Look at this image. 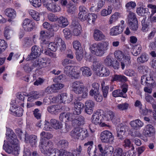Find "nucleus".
Returning a JSON list of instances; mask_svg holds the SVG:
<instances>
[{
    "mask_svg": "<svg viewBox=\"0 0 156 156\" xmlns=\"http://www.w3.org/2000/svg\"><path fill=\"white\" fill-rule=\"evenodd\" d=\"M72 90L77 94L82 93V97L83 98L86 97L88 94L87 88L83 85L82 82L80 81H76L72 83Z\"/></svg>",
    "mask_w": 156,
    "mask_h": 156,
    "instance_id": "1",
    "label": "nucleus"
},
{
    "mask_svg": "<svg viewBox=\"0 0 156 156\" xmlns=\"http://www.w3.org/2000/svg\"><path fill=\"white\" fill-rule=\"evenodd\" d=\"M108 42L106 41L98 44H94L90 48V49L96 55L101 56L104 54V51L107 49Z\"/></svg>",
    "mask_w": 156,
    "mask_h": 156,
    "instance_id": "2",
    "label": "nucleus"
},
{
    "mask_svg": "<svg viewBox=\"0 0 156 156\" xmlns=\"http://www.w3.org/2000/svg\"><path fill=\"white\" fill-rule=\"evenodd\" d=\"M39 146L41 152L44 154L55 149L52 141L46 140L44 138L41 139Z\"/></svg>",
    "mask_w": 156,
    "mask_h": 156,
    "instance_id": "3",
    "label": "nucleus"
},
{
    "mask_svg": "<svg viewBox=\"0 0 156 156\" xmlns=\"http://www.w3.org/2000/svg\"><path fill=\"white\" fill-rule=\"evenodd\" d=\"M104 116L103 114H102L101 112H99L97 111L94 113L91 119L93 124H91L89 125V128L91 131L92 132L94 131V130L91 129L94 124L95 125H100L102 123L101 126H105V124L102 122L104 120Z\"/></svg>",
    "mask_w": 156,
    "mask_h": 156,
    "instance_id": "4",
    "label": "nucleus"
},
{
    "mask_svg": "<svg viewBox=\"0 0 156 156\" xmlns=\"http://www.w3.org/2000/svg\"><path fill=\"white\" fill-rule=\"evenodd\" d=\"M44 5L49 11L56 12L60 11V7L53 2L52 0H42Z\"/></svg>",
    "mask_w": 156,
    "mask_h": 156,
    "instance_id": "5",
    "label": "nucleus"
},
{
    "mask_svg": "<svg viewBox=\"0 0 156 156\" xmlns=\"http://www.w3.org/2000/svg\"><path fill=\"white\" fill-rule=\"evenodd\" d=\"M101 141L104 143L112 144L114 141V136L112 133L108 130L102 132L100 134Z\"/></svg>",
    "mask_w": 156,
    "mask_h": 156,
    "instance_id": "6",
    "label": "nucleus"
},
{
    "mask_svg": "<svg viewBox=\"0 0 156 156\" xmlns=\"http://www.w3.org/2000/svg\"><path fill=\"white\" fill-rule=\"evenodd\" d=\"M58 101L61 103H64V104L69 103L72 101L73 98L72 94L67 95L66 93H63L58 95L56 97Z\"/></svg>",
    "mask_w": 156,
    "mask_h": 156,
    "instance_id": "7",
    "label": "nucleus"
},
{
    "mask_svg": "<svg viewBox=\"0 0 156 156\" xmlns=\"http://www.w3.org/2000/svg\"><path fill=\"white\" fill-rule=\"evenodd\" d=\"M22 26L24 30L26 31H30L35 27V23L30 20L25 19L22 23Z\"/></svg>",
    "mask_w": 156,
    "mask_h": 156,
    "instance_id": "8",
    "label": "nucleus"
},
{
    "mask_svg": "<svg viewBox=\"0 0 156 156\" xmlns=\"http://www.w3.org/2000/svg\"><path fill=\"white\" fill-rule=\"evenodd\" d=\"M41 50L36 45L33 46L31 48V52L28 55V58H36L39 57L41 54Z\"/></svg>",
    "mask_w": 156,
    "mask_h": 156,
    "instance_id": "9",
    "label": "nucleus"
},
{
    "mask_svg": "<svg viewBox=\"0 0 156 156\" xmlns=\"http://www.w3.org/2000/svg\"><path fill=\"white\" fill-rule=\"evenodd\" d=\"M154 127L151 125H147L143 130V134L146 137H151L155 134Z\"/></svg>",
    "mask_w": 156,
    "mask_h": 156,
    "instance_id": "10",
    "label": "nucleus"
},
{
    "mask_svg": "<svg viewBox=\"0 0 156 156\" xmlns=\"http://www.w3.org/2000/svg\"><path fill=\"white\" fill-rule=\"evenodd\" d=\"M104 62L107 66L113 67L115 69L119 68V62L116 59H105Z\"/></svg>",
    "mask_w": 156,
    "mask_h": 156,
    "instance_id": "11",
    "label": "nucleus"
},
{
    "mask_svg": "<svg viewBox=\"0 0 156 156\" xmlns=\"http://www.w3.org/2000/svg\"><path fill=\"white\" fill-rule=\"evenodd\" d=\"M71 27L73 29L74 35L78 36L81 33V28L79 23L76 20H73L71 24Z\"/></svg>",
    "mask_w": 156,
    "mask_h": 156,
    "instance_id": "12",
    "label": "nucleus"
},
{
    "mask_svg": "<svg viewBox=\"0 0 156 156\" xmlns=\"http://www.w3.org/2000/svg\"><path fill=\"white\" fill-rule=\"evenodd\" d=\"M95 105V103L92 100H88L85 103V111L87 114L90 115L93 112V108Z\"/></svg>",
    "mask_w": 156,
    "mask_h": 156,
    "instance_id": "13",
    "label": "nucleus"
},
{
    "mask_svg": "<svg viewBox=\"0 0 156 156\" xmlns=\"http://www.w3.org/2000/svg\"><path fill=\"white\" fill-rule=\"evenodd\" d=\"M93 142L92 141H88L87 143H85L84 145L85 146H89L87 149V153L88 154L90 155V154L93 156L96 155L97 149L95 146H93Z\"/></svg>",
    "mask_w": 156,
    "mask_h": 156,
    "instance_id": "14",
    "label": "nucleus"
},
{
    "mask_svg": "<svg viewBox=\"0 0 156 156\" xmlns=\"http://www.w3.org/2000/svg\"><path fill=\"white\" fill-rule=\"evenodd\" d=\"M131 151L129 150L128 151L123 152V150L120 147H117L114 150L113 153V156H133V155H131L129 154L130 153Z\"/></svg>",
    "mask_w": 156,
    "mask_h": 156,
    "instance_id": "15",
    "label": "nucleus"
},
{
    "mask_svg": "<svg viewBox=\"0 0 156 156\" xmlns=\"http://www.w3.org/2000/svg\"><path fill=\"white\" fill-rule=\"evenodd\" d=\"M25 140L29 141L30 144L32 147L35 146L37 141V138L36 136L34 135L29 136L26 133H25Z\"/></svg>",
    "mask_w": 156,
    "mask_h": 156,
    "instance_id": "16",
    "label": "nucleus"
},
{
    "mask_svg": "<svg viewBox=\"0 0 156 156\" xmlns=\"http://www.w3.org/2000/svg\"><path fill=\"white\" fill-rule=\"evenodd\" d=\"M85 118L83 116L80 115L72 120V125L75 126H79L84 124Z\"/></svg>",
    "mask_w": 156,
    "mask_h": 156,
    "instance_id": "17",
    "label": "nucleus"
},
{
    "mask_svg": "<svg viewBox=\"0 0 156 156\" xmlns=\"http://www.w3.org/2000/svg\"><path fill=\"white\" fill-rule=\"evenodd\" d=\"M114 54L116 58H130L129 52L127 51L123 53L121 51L118 50L115 51Z\"/></svg>",
    "mask_w": 156,
    "mask_h": 156,
    "instance_id": "18",
    "label": "nucleus"
},
{
    "mask_svg": "<svg viewBox=\"0 0 156 156\" xmlns=\"http://www.w3.org/2000/svg\"><path fill=\"white\" fill-rule=\"evenodd\" d=\"M93 36L94 39L96 41H101L105 38V36L102 32L97 29L94 30Z\"/></svg>",
    "mask_w": 156,
    "mask_h": 156,
    "instance_id": "19",
    "label": "nucleus"
},
{
    "mask_svg": "<svg viewBox=\"0 0 156 156\" xmlns=\"http://www.w3.org/2000/svg\"><path fill=\"white\" fill-rule=\"evenodd\" d=\"M32 59V62L33 63V66L36 67L38 66L41 68L46 67L47 65V62L44 59Z\"/></svg>",
    "mask_w": 156,
    "mask_h": 156,
    "instance_id": "20",
    "label": "nucleus"
},
{
    "mask_svg": "<svg viewBox=\"0 0 156 156\" xmlns=\"http://www.w3.org/2000/svg\"><path fill=\"white\" fill-rule=\"evenodd\" d=\"M147 7L152 9L151 11L152 12L148 17V21L151 23L156 22V17L153 16V13L156 12V6L152 4H149Z\"/></svg>",
    "mask_w": 156,
    "mask_h": 156,
    "instance_id": "21",
    "label": "nucleus"
},
{
    "mask_svg": "<svg viewBox=\"0 0 156 156\" xmlns=\"http://www.w3.org/2000/svg\"><path fill=\"white\" fill-rule=\"evenodd\" d=\"M123 28L124 27L123 26L121 27L116 26L113 27L110 30V35L112 36H115L121 34L123 30Z\"/></svg>",
    "mask_w": 156,
    "mask_h": 156,
    "instance_id": "22",
    "label": "nucleus"
},
{
    "mask_svg": "<svg viewBox=\"0 0 156 156\" xmlns=\"http://www.w3.org/2000/svg\"><path fill=\"white\" fill-rule=\"evenodd\" d=\"M58 26L61 27H65L67 26L69 22L67 19L63 16H61L58 18L57 20Z\"/></svg>",
    "mask_w": 156,
    "mask_h": 156,
    "instance_id": "23",
    "label": "nucleus"
},
{
    "mask_svg": "<svg viewBox=\"0 0 156 156\" xmlns=\"http://www.w3.org/2000/svg\"><path fill=\"white\" fill-rule=\"evenodd\" d=\"M105 116L107 118L108 120H111L114 123L117 122V118L115 113L112 111L109 110L107 111Z\"/></svg>",
    "mask_w": 156,
    "mask_h": 156,
    "instance_id": "24",
    "label": "nucleus"
},
{
    "mask_svg": "<svg viewBox=\"0 0 156 156\" xmlns=\"http://www.w3.org/2000/svg\"><path fill=\"white\" fill-rule=\"evenodd\" d=\"M130 124L133 128L137 129L142 127L144 124L140 120L137 119L131 121Z\"/></svg>",
    "mask_w": 156,
    "mask_h": 156,
    "instance_id": "25",
    "label": "nucleus"
},
{
    "mask_svg": "<svg viewBox=\"0 0 156 156\" xmlns=\"http://www.w3.org/2000/svg\"><path fill=\"white\" fill-rule=\"evenodd\" d=\"M45 45L48 48L53 51H55L58 47L57 42V38L56 39V43L51 42L47 41L44 42Z\"/></svg>",
    "mask_w": 156,
    "mask_h": 156,
    "instance_id": "26",
    "label": "nucleus"
},
{
    "mask_svg": "<svg viewBox=\"0 0 156 156\" xmlns=\"http://www.w3.org/2000/svg\"><path fill=\"white\" fill-rule=\"evenodd\" d=\"M112 80V81H119L122 82H125L128 80L127 78L124 76L117 74L114 75Z\"/></svg>",
    "mask_w": 156,
    "mask_h": 156,
    "instance_id": "27",
    "label": "nucleus"
},
{
    "mask_svg": "<svg viewBox=\"0 0 156 156\" xmlns=\"http://www.w3.org/2000/svg\"><path fill=\"white\" fill-rule=\"evenodd\" d=\"M58 105H54L48 106L47 108L48 111L52 114H56L59 111Z\"/></svg>",
    "mask_w": 156,
    "mask_h": 156,
    "instance_id": "28",
    "label": "nucleus"
},
{
    "mask_svg": "<svg viewBox=\"0 0 156 156\" xmlns=\"http://www.w3.org/2000/svg\"><path fill=\"white\" fill-rule=\"evenodd\" d=\"M80 128L76 127L71 131L70 135L74 138L78 139L80 137Z\"/></svg>",
    "mask_w": 156,
    "mask_h": 156,
    "instance_id": "29",
    "label": "nucleus"
},
{
    "mask_svg": "<svg viewBox=\"0 0 156 156\" xmlns=\"http://www.w3.org/2000/svg\"><path fill=\"white\" fill-rule=\"evenodd\" d=\"M114 151V148L112 146L108 145L105 146L104 149V155H100L99 156H107L108 154L111 155L113 153Z\"/></svg>",
    "mask_w": 156,
    "mask_h": 156,
    "instance_id": "30",
    "label": "nucleus"
},
{
    "mask_svg": "<svg viewBox=\"0 0 156 156\" xmlns=\"http://www.w3.org/2000/svg\"><path fill=\"white\" fill-rule=\"evenodd\" d=\"M50 123L52 127L56 129H59L61 128V123L55 119H51L50 120Z\"/></svg>",
    "mask_w": 156,
    "mask_h": 156,
    "instance_id": "31",
    "label": "nucleus"
},
{
    "mask_svg": "<svg viewBox=\"0 0 156 156\" xmlns=\"http://www.w3.org/2000/svg\"><path fill=\"white\" fill-rule=\"evenodd\" d=\"M148 11V9L140 7L137 9L136 12L139 16H146L147 14Z\"/></svg>",
    "mask_w": 156,
    "mask_h": 156,
    "instance_id": "32",
    "label": "nucleus"
},
{
    "mask_svg": "<svg viewBox=\"0 0 156 156\" xmlns=\"http://www.w3.org/2000/svg\"><path fill=\"white\" fill-rule=\"evenodd\" d=\"M80 70L79 67H73L71 77H73L75 79L78 78L80 76Z\"/></svg>",
    "mask_w": 156,
    "mask_h": 156,
    "instance_id": "33",
    "label": "nucleus"
},
{
    "mask_svg": "<svg viewBox=\"0 0 156 156\" xmlns=\"http://www.w3.org/2000/svg\"><path fill=\"white\" fill-rule=\"evenodd\" d=\"M5 13L6 15L11 18H14L16 16V12L14 10L11 8H8L5 10Z\"/></svg>",
    "mask_w": 156,
    "mask_h": 156,
    "instance_id": "34",
    "label": "nucleus"
},
{
    "mask_svg": "<svg viewBox=\"0 0 156 156\" xmlns=\"http://www.w3.org/2000/svg\"><path fill=\"white\" fill-rule=\"evenodd\" d=\"M112 96L114 97H122L126 98L127 95L126 94H123L121 91V90L117 89L114 90L112 93Z\"/></svg>",
    "mask_w": 156,
    "mask_h": 156,
    "instance_id": "35",
    "label": "nucleus"
},
{
    "mask_svg": "<svg viewBox=\"0 0 156 156\" xmlns=\"http://www.w3.org/2000/svg\"><path fill=\"white\" fill-rule=\"evenodd\" d=\"M103 66L101 62L99 61H94L93 63L92 69L94 71L98 72L101 69V67H103Z\"/></svg>",
    "mask_w": 156,
    "mask_h": 156,
    "instance_id": "36",
    "label": "nucleus"
},
{
    "mask_svg": "<svg viewBox=\"0 0 156 156\" xmlns=\"http://www.w3.org/2000/svg\"><path fill=\"white\" fill-rule=\"evenodd\" d=\"M98 72L99 73V76H107L110 74L109 70L104 66L101 67V69L99 70Z\"/></svg>",
    "mask_w": 156,
    "mask_h": 156,
    "instance_id": "37",
    "label": "nucleus"
},
{
    "mask_svg": "<svg viewBox=\"0 0 156 156\" xmlns=\"http://www.w3.org/2000/svg\"><path fill=\"white\" fill-rule=\"evenodd\" d=\"M13 147V146H10L6 141L4 140L3 148L6 152L9 154H11L12 152Z\"/></svg>",
    "mask_w": 156,
    "mask_h": 156,
    "instance_id": "38",
    "label": "nucleus"
},
{
    "mask_svg": "<svg viewBox=\"0 0 156 156\" xmlns=\"http://www.w3.org/2000/svg\"><path fill=\"white\" fill-rule=\"evenodd\" d=\"M146 17L144 18L141 21L142 27V30L143 31H145L147 30L150 25V21L146 20Z\"/></svg>",
    "mask_w": 156,
    "mask_h": 156,
    "instance_id": "39",
    "label": "nucleus"
},
{
    "mask_svg": "<svg viewBox=\"0 0 156 156\" xmlns=\"http://www.w3.org/2000/svg\"><path fill=\"white\" fill-rule=\"evenodd\" d=\"M57 42L58 45V47L61 46L60 48V50L62 51L64 50L66 48V45L65 44L64 42L61 38L57 37Z\"/></svg>",
    "mask_w": 156,
    "mask_h": 156,
    "instance_id": "40",
    "label": "nucleus"
},
{
    "mask_svg": "<svg viewBox=\"0 0 156 156\" xmlns=\"http://www.w3.org/2000/svg\"><path fill=\"white\" fill-rule=\"evenodd\" d=\"M97 16L94 13H89L88 15L87 21L90 24H94V21L97 18Z\"/></svg>",
    "mask_w": 156,
    "mask_h": 156,
    "instance_id": "41",
    "label": "nucleus"
},
{
    "mask_svg": "<svg viewBox=\"0 0 156 156\" xmlns=\"http://www.w3.org/2000/svg\"><path fill=\"white\" fill-rule=\"evenodd\" d=\"M68 145V141L65 140H62L59 141L57 145L59 148H62V149H65L67 147Z\"/></svg>",
    "mask_w": 156,
    "mask_h": 156,
    "instance_id": "42",
    "label": "nucleus"
},
{
    "mask_svg": "<svg viewBox=\"0 0 156 156\" xmlns=\"http://www.w3.org/2000/svg\"><path fill=\"white\" fill-rule=\"evenodd\" d=\"M129 26L130 29L133 31H135L137 30L138 28V22L137 21H134L128 22Z\"/></svg>",
    "mask_w": 156,
    "mask_h": 156,
    "instance_id": "43",
    "label": "nucleus"
},
{
    "mask_svg": "<svg viewBox=\"0 0 156 156\" xmlns=\"http://www.w3.org/2000/svg\"><path fill=\"white\" fill-rule=\"evenodd\" d=\"M125 144L123 145L124 147L126 149H129L131 148L132 150L134 149V147L133 144L131 143V142L129 139H126L124 141Z\"/></svg>",
    "mask_w": 156,
    "mask_h": 156,
    "instance_id": "44",
    "label": "nucleus"
},
{
    "mask_svg": "<svg viewBox=\"0 0 156 156\" xmlns=\"http://www.w3.org/2000/svg\"><path fill=\"white\" fill-rule=\"evenodd\" d=\"M73 66L70 65L67 66L64 68V73L68 76L69 77L71 76L72 70L73 68Z\"/></svg>",
    "mask_w": 156,
    "mask_h": 156,
    "instance_id": "45",
    "label": "nucleus"
},
{
    "mask_svg": "<svg viewBox=\"0 0 156 156\" xmlns=\"http://www.w3.org/2000/svg\"><path fill=\"white\" fill-rule=\"evenodd\" d=\"M83 75L89 76L91 75V73L89 68L87 67H82L80 69Z\"/></svg>",
    "mask_w": 156,
    "mask_h": 156,
    "instance_id": "46",
    "label": "nucleus"
},
{
    "mask_svg": "<svg viewBox=\"0 0 156 156\" xmlns=\"http://www.w3.org/2000/svg\"><path fill=\"white\" fill-rule=\"evenodd\" d=\"M65 38L67 39H69L72 37V35L71 33L70 30L68 28H65L62 31Z\"/></svg>",
    "mask_w": 156,
    "mask_h": 156,
    "instance_id": "47",
    "label": "nucleus"
},
{
    "mask_svg": "<svg viewBox=\"0 0 156 156\" xmlns=\"http://www.w3.org/2000/svg\"><path fill=\"white\" fill-rule=\"evenodd\" d=\"M7 47V44L5 41L0 39V53L4 51Z\"/></svg>",
    "mask_w": 156,
    "mask_h": 156,
    "instance_id": "48",
    "label": "nucleus"
},
{
    "mask_svg": "<svg viewBox=\"0 0 156 156\" xmlns=\"http://www.w3.org/2000/svg\"><path fill=\"white\" fill-rule=\"evenodd\" d=\"M89 13L87 11L82 13H79L78 14L79 18L81 21H84L87 20Z\"/></svg>",
    "mask_w": 156,
    "mask_h": 156,
    "instance_id": "49",
    "label": "nucleus"
},
{
    "mask_svg": "<svg viewBox=\"0 0 156 156\" xmlns=\"http://www.w3.org/2000/svg\"><path fill=\"white\" fill-rule=\"evenodd\" d=\"M76 55V57L77 58H83L86 57L85 55L83 54V49L77 50Z\"/></svg>",
    "mask_w": 156,
    "mask_h": 156,
    "instance_id": "50",
    "label": "nucleus"
},
{
    "mask_svg": "<svg viewBox=\"0 0 156 156\" xmlns=\"http://www.w3.org/2000/svg\"><path fill=\"white\" fill-rule=\"evenodd\" d=\"M67 12L71 14H73L76 9V6L71 3L68 4L67 5Z\"/></svg>",
    "mask_w": 156,
    "mask_h": 156,
    "instance_id": "51",
    "label": "nucleus"
},
{
    "mask_svg": "<svg viewBox=\"0 0 156 156\" xmlns=\"http://www.w3.org/2000/svg\"><path fill=\"white\" fill-rule=\"evenodd\" d=\"M128 22L134 21L136 20L137 21L135 13L133 12H129L128 16Z\"/></svg>",
    "mask_w": 156,
    "mask_h": 156,
    "instance_id": "52",
    "label": "nucleus"
},
{
    "mask_svg": "<svg viewBox=\"0 0 156 156\" xmlns=\"http://www.w3.org/2000/svg\"><path fill=\"white\" fill-rule=\"evenodd\" d=\"M32 5L35 8L39 7L41 5V0H29Z\"/></svg>",
    "mask_w": 156,
    "mask_h": 156,
    "instance_id": "53",
    "label": "nucleus"
},
{
    "mask_svg": "<svg viewBox=\"0 0 156 156\" xmlns=\"http://www.w3.org/2000/svg\"><path fill=\"white\" fill-rule=\"evenodd\" d=\"M13 111V115L18 117L21 116L23 115V109L20 107H17L16 111Z\"/></svg>",
    "mask_w": 156,
    "mask_h": 156,
    "instance_id": "54",
    "label": "nucleus"
},
{
    "mask_svg": "<svg viewBox=\"0 0 156 156\" xmlns=\"http://www.w3.org/2000/svg\"><path fill=\"white\" fill-rule=\"evenodd\" d=\"M61 132L62 133H66L70 130V126L67 124L65 123L64 126H62L61 125Z\"/></svg>",
    "mask_w": 156,
    "mask_h": 156,
    "instance_id": "55",
    "label": "nucleus"
},
{
    "mask_svg": "<svg viewBox=\"0 0 156 156\" xmlns=\"http://www.w3.org/2000/svg\"><path fill=\"white\" fill-rule=\"evenodd\" d=\"M32 44L31 39L28 37L24 38V39L23 46L25 47H29Z\"/></svg>",
    "mask_w": 156,
    "mask_h": 156,
    "instance_id": "56",
    "label": "nucleus"
},
{
    "mask_svg": "<svg viewBox=\"0 0 156 156\" xmlns=\"http://www.w3.org/2000/svg\"><path fill=\"white\" fill-rule=\"evenodd\" d=\"M8 141L12 145H16L18 142V140L17 139L16 135H14V137L8 138Z\"/></svg>",
    "mask_w": 156,
    "mask_h": 156,
    "instance_id": "57",
    "label": "nucleus"
},
{
    "mask_svg": "<svg viewBox=\"0 0 156 156\" xmlns=\"http://www.w3.org/2000/svg\"><path fill=\"white\" fill-rule=\"evenodd\" d=\"M12 56L14 58H24V55H19L18 54H16L14 55V53L12 52L10 53L7 58H12Z\"/></svg>",
    "mask_w": 156,
    "mask_h": 156,
    "instance_id": "58",
    "label": "nucleus"
},
{
    "mask_svg": "<svg viewBox=\"0 0 156 156\" xmlns=\"http://www.w3.org/2000/svg\"><path fill=\"white\" fill-rule=\"evenodd\" d=\"M129 105L128 103H125L118 105H117V107L120 110H125L128 109Z\"/></svg>",
    "mask_w": 156,
    "mask_h": 156,
    "instance_id": "59",
    "label": "nucleus"
},
{
    "mask_svg": "<svg viewBox=\"0 0 156 156\" xmlns=\"http://www.w3.org/2000/svg\"><path fill=\"white\" fill-rule=\"evenodd\" d=\"M145 82L147 84L151 85L152 86H154V84L153 77L151 76L148 77H146V81H145Z\"/></svg>",
    "mask_w": 156,
    "mask_h": 156,
    "instance_id": "60",
    "label": "nucleus"
},
{
    "mask_svg": "<svg viewBox=\"0 0 156 156\" xmlns=\"http://www.w3.org/2000/svg\"><path fill=\"white\" fill-rule=\"evenodd\" d=\"M73 46L74 48L76 51L78 50L82 49L80 43L77 41H74L73 43Z\"/></svg>",
    "mask_w": 156,
    "mask_h": 156,
    "instance_id": "61",
    "label": "nucleus"
},
{
    "mask_svg": "<svg viewBox=\"0 0 156 156\" xmlns=\"http://www.w3.org/2000/svg\"><path fill=\"white\" fill-rule=\"evenodd\" d=\"M111 2L113 6L115 8H119L120 6V2L119 0H108Z\"/></svg>",
    "mask_w": 156,
    "mask_h": 156,
    "instance_id": "62",
    "label": "nucleus"
},
{
    "mask_svg": "<svg viewBox=\"0 0 156 156\" xmlns=\"http://www.w3.org/2000/svg\"><path fill=\"white\" fill-rule=\"evenodd\" d=\"M20 147L18 146H16L15 147L13 146L12 148V154L15 155H17L19 154L20 151Z\"/></svg>",
    "mask_w": 156,
    "mask_h": 156,
    "instance_id": "63",
    "label": "nucleus"
},
{
    "mask_svg": "<svg viewBox=\"0 0 156 156\" xmlns=\"http://www.w3.org/2000/svg\"><path fill=\"white\" fill-rule=\"evenodd\" d=\"M16 132L20 139H21L22 137L25 138V134L22 132V130L19 128H17L16 129Z\"/></svg>",
    "mask_w": 156,
    "mask_h": 156,
    "instance_id": "64",
    "label": "nucleus"
}]
</instances>
